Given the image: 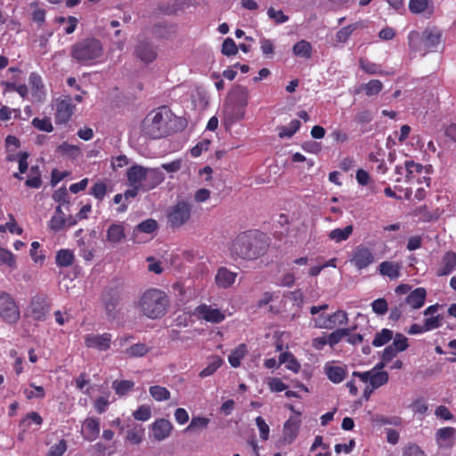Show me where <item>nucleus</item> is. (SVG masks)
<instances>
[{
  "instance_id": "nucleus-5",
  "label": "nucleus",
  "mask_w": 456,
  "mask_h": 456,
  "mask_svg": "<svg viewBox=\"0 0 456 456\" xmlns=\"http://www.w3.org/2000/svg\"><path fill=\"white\" fill-rule=\"evenodd\" d=\"M442 34L436 29L426 28L421 33L412 30L408 34V45L411 51L425 55L441 42Z\"/></svg>"
},
{
  "instance_id": "nucleus-63",
  "label": "nucleus",
  "mask_w": 456,
  "mask_h": 456,
  "mask_svg": "<svg viewBox=\"0 0 456 456\" xmlns=\"http://www.w3.org/2000/svg\"><path fill=\"white\" fill-rule=\"evenodd\" d=\"M442 319L443 317L441 315L427 318L424 322V330L428 331L439 328L441 326Z\"/></svg>"
},
{
  "instance_id": "nucleus-19",
  "label": "nucleus",
  "mask_w": 456,
  "mask_h": 456,
  "mask_svg": "<svg viewBox=\"0 0 456 456\" xmlns=\"http://www.w3.org/2000/svg\"><path fill=\"white\" fill-rule=\"evenodd\" d=\"M48 311L46 297L43 296L34 297L30 304V314L33 319L41 321Z\"/></svg>"
},
{
  "instance_id": "nucleus-62",
  "label": "nucleus",
  "mask_w": 456,
  "mask_h": 456,
  "mask_svg": "<svg viewBox=\"0 0 456 456\" xmlns=\"http://www.w3.org/2000/svg\"><path fill=\"white\" fill-rule=\"evenodd\" d=\"M403 456H427L424 451L415 444H410L404 447L403 452Z\"/></svg>"
},
{
  "instance_id": "nucleus-37",
  "label": "nucleus",
  "mask_w": 456,
  "mask_h": 456,
  "mask_svg": "<svg viewBox=\"0 0 456 456\" xmlns=\"http://www.w3.org/2000/svg\"><path fill=\"white\" fill-rule=\"evenodd\" d=\"M353 232V226L347 225L344 229H334L329 233V238L336 242H341L348 239Z\"/></svg>"
},
{
  "instance_id": "nucleus-32",
  "label": "nucleus",
  "mask_w": 456,
  "mask_h": 456,
  "mask_svg": "<svg viewBox=\"0 0 456 456\" xmlns=\"http://www.w3.org/2000/svg\"><path fill=\"white\" fill-rule=\"evenodd\" d=\"M292 52L295 56L310 59L313 54V47L308 41L302 39L293 45Z\"/></svg>"
},
{
  "instance_id": "nucleus-47",
  "label": "nucleus",
  "mask_w": 456,
  "mask_h": 456,
  "mask_svg": "<svg viewBox=\"0 0 456 456\" xmlns=\"http://www.w3.org/2000/svg\"><path fill=\"white\" fill-rule=\"evenodd\" d=\"M429 3L430 0H410L409 10L414 14L422 13L428 8Z\"/></svg>"
},
{
  "instance_id": "nucleus-24",
  "label": "nucleus",
  "mask_w": 456,
  "mask_h": 456,
  "mask_svg": "<svg viewBox=\"0 0 456 456\" xmlns=\"http://www.w3.org/2000/svg\"><path fill=\"white\" fill-rule=\"evenodd\" d=\"M237 277V273L231 272L226 267H220L216 275V282L218 287L227 289L231 287Z\"/></svg>"
},
{
  "instance_id": "nucleus-46",
  "label": "nucleus",
  "mask_w": 456,
  "mask_h": 456,
  "mask_svg": "<svg viewBox=\"0 0 456 456\" xmlns=\"http://www.w3.org/2000/svg\"><path fill=\"white\" fill-rule=\"evenodd\" d=\"M31 124L35 128H37L40 131L50 133L53 130V126L52 125L51 119H50V118H47V117H45L44 118H34L32 119Z\"/></svg>"
},
{
  "instance_id": "nucleus-20",
  "label": "nucleus",
  "mask_w": 456,
  "mask_h": 456,
  "mask_svg": "<svg viewBox=\"0 0 456 456\" xmlns=\"http://www.w3.org/2000/svg\"><path fill=\"white\" fill-rule=\"evenodd\" d=\"M146 168L140 165H133L126 171V177L130 185H138L143 191Z\"/></svg>"
},
{
  "instance_id": "nucleus-26",
  "label": "nucleus",
  "mask_w": 456,
  "mask_h": 456,
  "mask_svg": "<svg viewBox=\"0 0 456 456\" xmlns=\"http://www.w3.org/2000/svg\"><path fill=\"white\" fill-rule=\"evenodd\" d=\"M426 296L427 292L424 288H417L406 297L403 303L409 305L413 309H419L424 305Z\"/></svg>"
},
{
  "instance_id": "nucleus-42",
  "label": "nucleus",
  "mask_w": 456,
  "mask_h": 456,
  "mask_svg": "<svg viewBox=\"0 0 456 456\" xmlns=\"http://www.w3.org/2000/svg\"><path fill=\"white\" fill-rule=\"evenodd\" d=\"M74 260V255L71 250L61 249L56 255V264L59 266H69Z\"/></svg>"
},
{
  "instance_id": "nucleus-61",
  "label": "nucleus",
  "mask_w": 456,
  "mask_h": 456,
  "mask_svg": "<svg viewBox=\"0 0 456 456\" xmlns=\"http://www.w3.org/2000/svg\"><path fill=\"white\" fill-rule=\"evenodd\" d=\"M371 307L374 313L382 315L387 312L388 306L387 302L384 298H379L372 302Z\"/></svg>"
},
{
  "instance_id": "nucleus-40",
  "label": "nucleus",
  "mask_w": 456,
  "mask_h": 456,
  "mask_svg": "<svg viewBox=\"0 0 456 456\" xmlns=\"http://www.w3.org/2000/svg\"><path fill=\"white\" fill-rule=\"evenodd\" d=\"M246 353H247L246 346L243 344L240 345L230 354L229 359H228L230 364L234 368L239 367L240 364V361L245 356Z\"/></svg>"
},
{
  "instance_id": "nucleus-3",
  "label": "nucleus",
  "mask_w": 456,
  "mask_h": 456,
  "mask_svg": "<svg viewBox=\"0 0 456 456\" xmlns=\"http://www.w3.org/2000/svg\"><path fill=\"white\" fill-rule=\"evenodd\" d=\"M173 113L167 106H161L151 111L143 121L145 134L152 138L166 137L173 132L170 126Z\"/></svg>"
},
{
  "instance_id": "nucleus-1",
  "label": "nucleus",
  "mask_w": 456,
  "mask_h": 456,
  "mask_svg": "<svg viewBox=\"0 0 456 456\" xmlns=\"http://www.w3.org/2000/svg\"><path fill=\"white\" fill-rule=\"evenodd\" d=\"M267 248V237L265 233L248 231L240 233L232 242L230 249L233 256L254 260L263 256Z\"/></svg>"
},
{
  "instance_id": "nucleus-36",
  "label": "nucleus",
  "mask_w": 456,
  "mask_h": 456,
  "mask_svg": "<svg viewBox=\"0 0 456 456\" xmlns=\"http://www.w3.org/2000/svg\"><path fill=\"white\" fill-rule=\"evenodd\" d=\"M149 352V347L143 343H137L126 348L123 353L126 357H142Z\"/></svg>"
},
{
  "instance_id": "nucleus-31",
  "label": "nucleus",
  "mask_w": 456,
  "mask_h": 456,
  "mask_svg": "<svg viewBox=\"0 0 456 456\" xmlns=\"http://www.w3.org/2000/svg\"><path fill=\"white\" fill-rule=\"evenodd\" d=\"M325 374L328 379L333 383L342 382L346 375V370L338 365H326L324 367Z\"/></svg>"
},
{
  "instance_id": "nucleus-11",
  "label": "nucleus",
  "mask_w": 456,
  "mask_h": 456,
  "mask_svg": "<svg viewBox=\"0 0 456 456\" xmlns=\"http://www.w3.org/2000/svg\"><path fill=\"white\" fill-rule=\"evenodd\" d=\"M375 261V256L368 248L359 246L355 248L351 263L359 271L367 268Z\"/></svg>"
},
{
  "instance_id": "nucleus-15",
  "label": "nucleus",
  "mask_w": 456,
  "mask_h": 456,
  "mask_svg": "<svg viewBox=\"0 0 456 456\" xmlns=\"http://www.w3.org/2000/svg\"><path fill=\"white\" fill-rule=\"evenodd\" d=\"M199 318L213 323H219L224 319V314L217 308L201 305L196 308Z\"/></svg>"
},
{
  "instance_id": "nucleus-35",
  "label": "nucleus",
  "mask_w": 456,
  "mask_h": 456,
  "mask_svg": "<svg viewBox=\"0 0 456 456\" xmlns=\"http://www.w3.org/2000/svg\"><path fill=\"white\" fill-rule=\"evenodd\" d=\"M279 361H280V363L286 364V368L288 370H292L295 373L298 372L300 370V363L290 353L286 352V353L281 354L280 357H279Z\"/></svg>"
},
{
  "instance_id": "nucleus-64",
  "label": "nucleus",
  "mask_w": 456,
  "mask_h": 456,
  "mask_svg": "<svg viewBox=\"0 0 456 456\" xmlns=\"http://www.w3.org/2000/svg\"><path fill=\"white\" fill-rule=\"evenodd\" d=\"M392 345L400 352L404 351L409 346L407 338L401 333L395 335Z\"/></svg>"
},
{
  "instance_id": "nucleus-2",
  "label": "nucleus",
  "mask_w": 456,
  "mask_h": 456,
  "mask_svg": "<svg viewBox=\"0 0 456 456\" xmlns=\"http://www.w3.org/2000/svg\"><path fill=\"white\" fill-rule=\"evenodd\" d=\"M169 298L159 289L145 290L137 303L139 312L145 317L156 320L163 317L168 310Z\"/></svg>"
},
{
  "instance_id": "nucleus-29",
  "label": "nucleus",
  "mask_w": 456,
  "mask_h": 456,
  "mask_svg": "<svg viewBox=\"0 0 456 456\" xmlns=\"http://www.w3.org/2000/svg\"><path fill=\"white\" fill-rule=\"evenodd\" d=\"M28 82L33 96L36 97L38 101H41L45 94V86L41 76L36 72H32L29 75Z\"/></svg>"
},
{
  "instance_id": "nucleus-21",
  "label": "nucleus",
  "mask_w": 456,
  "mask_h": 456,
  "mask_svg": "<svg viewBox=\"0 0 456 456\" xmlns=\"http://www.w3.org/2000/svg\"><path fill=\"white\" fill-rule=\"evenodd\" d=\"M143 191L154 189L164 181V174L159 168H146Z\"/></svg>"
},
{
  "instance_id": "nucleus-60",
  "label": "nucleus",
  "mask_w": 456,
  "mask_h": 456,
  "mask_svg": "<svg viewBox=\"0 0 456 456\" xmlns=\"http://www.w3.org/2000/svg\"><path fill=\"white\" fill-rule=\"evenodd\" d=\"M151 411L148 405H141L134 413L133 416L137 420L146 421L151 418Z\"/></svg>"
},
{
  "instance_id": "nucleus-48",
  "label": "nucleus",
  "mask_w": 456,
  "mask_h": 456,
  "mask_svg": "<svg viewBox=\"0 0 456 456\" xmlns=\"http://www.w3.org/2000/svg\"><path fill=\"white\" fill-rule=\"evenodd\" d=\"M388 381V374L387 371H376L372 372L370 377V385L372 388H378L382 385H385Z\"/></svg>"
},
{
  "instance_id": "nucleus-4",
  "label": "nucleus",
  "mask_w": 456,
  "mask_h": 456,
  "mask_svg": "<svg viewBox=\"0 0 456 456\" xmlns=\"http://www.w3.org/2000/svg\"><path fill=\"white\" fill-rule=\"evenodd\" d=\"M103 53L104 49L101 40L95 37L80 39L73 44L70 48L71 58L84 66L97 63Z\"/></svg>"
},
{
  "instance_id": "nucleus-34",
  "label": "nucleus",
  "mask_w": 456,
  "mask_h": 456,
  "mask_svg": "<svg viewBox=\"0 0 456 456\" xmlns=\"http://www.w3.org/2000/svg\"><path fill=\"white\" fill-rule=\"evenodd\" d=\"M300 126V121L297 119H293L288 126H282L279 128V137L290 138L299 130Z\"/></svg>"
},
{
  "instance_id": "nucleus-6",
  "label": "nucleus",
  "mask_w": 456,
  "mask_h": 456,
  "mask_svg": "<svg viewBox=\"0 0 456 456\" xmlns=\"http://www.w3.org/2000/svg\"><path fill=\"white\" fill-rule=\"evenodd\" d=\"M101 301L108 320H116L118 314V305L120 301V291L118 288L112 286L105 288L102 293Z\"/></svg>"
},
{
  "instance_id": "nucleus-54",
  "label": "nucleus",
  "mask_w": 456,
  "mask_h": 456,
  "mask_svg": "<svg viewBox=\"0 0 456 456\" xmlns=\"http://www.w3.org/2000/svg\"><path fill=\"white\" fill-rule=\"evenodd\" d=\"M31 7H35L32 12V20L34 22L41 26L45 21V11L38 6V4L34 2L30 4Z\"/></svg>"
},
{
  "instance_id": "nucleus-38",
  "label": "nucleus",
  "mask_w": 456,
  "mask_h": 456,
  "mask_svg": "<svg viewBox=\"0 0 456 456\" xmlns=\"http://www.w3.org/2000/svg\"><path fill=\"white\" fill-rule=\"evenodd\" d=\"M328 319L330 320V327H327L328 330L335 328L337 325H345L348 322L347 314L345 311L338 310L332 314L328 315Z\"/></svg>"
},
{
  "instance_id": "nucleus-49",
  "label": "nucleus",
  "mask_w": 456,
  "mask_h": 456,
  "mask_svg": "<svg viewBox=\"0 0 456 456\" xmlns=\"http://www.w3.org/2000/svg\"><path fill=\"white\" fill-rule=\"evenodd\" d=\"M350 329H338L330 333L328 337V343L330 346L337 345L344 337L349 336Z\"/></svg>"
},
{
  "instance_id": "nucleus-9",
  "label": "nucleus",
  "mask_w": 456,
  "mask_h": 456,
  "mask_svg": "<svg viewBox=\"0 0 456 456\" xmlns=\"http://www.w3.org/2000/svg\"><path fill=\"white\" fill-rule=\"evenodd\" d=\"M191 206L187 201H178L167 213V223L172 228L184 224L191 216Z\"/></svg>"
},
{
  "instance_id": "nucleus-23",
  "label": "nucleus",
  "mask_w": 456,
  "mask_h": 456,
  "mask_svg": "<svg viewBox=\"0 0 456 456\" xmlns=\"http://www.w3.org/2000/svg\"><path fill=\"white\" fill-rule=\"evenodd\" d=\"M456 430L454 428L446 427L440 428L436 433V439L440 447H452Z\"/></svg>"
},
{
  "instance_id": "nucleus-45",
  "label": "nucleus",
  "mask_w": 456,
  "mask_h": 456,
  "mask_svg": "<svg viewBox=\"0 0 456 456\" xmlns=\"http://www.w3.org/2000/svg\"><path fill=\"white\" fill-rule=\"evenodd\" d=\"M134 383L131 380H115L112 383V388L115 390L116 394L119 395H126L134 387Z\"/></svg>"
},
{
  "instance_id": "nucleus-12",
  "label": "nucleus",
  "mask_w": 456,
  "mask_h": 456,
  "mask_svg": "<svg viewBox=\"0 0 456 456\" xmlns=\"http://www.w3.org/2000/svg\"><path fill=\"white\" fill-rule=\"evenodd\" d=\"M112 335L110 333L88 334L85 338V345L89 348L106 351L110 347Z\"/></svg>"
},
{
  "instance_id": "nucleus-7",
  "label": "nucleus",
  "mask_w": 456,
  "mask_h": 456,
  "mask_svg": "<svg viewBox=\"0 0 456 456\" xmlns=\"http://www.w3.org/2000/svg\"><path fill=\"white\" fill-rule=\"evenodd\" d=\"M70 201H62L57 207L55 215L49 223L50 229L59 232L66 226H71L77 224V218L70 214Z\"/></svg>"
},
{
  "instance_id": "nucleus-55",
  "label": "nucleus",
  "mask_w": 456,
  "mask_h": 456,
  "mask_svg": "<svg viewBox=\"0 0 456 456\" xmlns=\"http://www.w3.org/2000/svg\"><path fill=\"white\" fill-rule=\"evenodd\" d=\"M107 192V185L103 182L95 183L91 190L90 193L98 200H102Z\"/></svg>"
},
{
  "instance_id": "nucleus-43",
  "label": "nucleus",
  "mask_w": 456,
  "mask_h": 456,
  "mask_svg": "<svg viewBox=\"0 0 456 456\" xmlns=\"http://www.w3.org/2000/svg\"><path fill=\"white\" fill-rule=\"evenodd\" d=\"M151 395L156 401H165L170 398V392L164 387L152 386L149 389Z\"/></svg>"
},
{
  "instance_id": "nucleus-50",
  "label": "nucleus",
  "mask_w": 456,
  "mask_h": 456,
  "mask_svg": "<svg viewBox=\"0 0 456 456\" xmlns=\"http://www.w3.org/2000/svg\"><path fill=\"white\" fill-rule=\"evenodd\" d=\"M209 423V419L204 417L192 418L190 425L186 428L185 431H196L206 428Z\"/></svg>"
},
{
  "instance_id": "nucleus-56",
  "label": "nucleus",
  "mask_w": 456,
  "mask_h": 456,
  "mask_svg": "<svg viewBox=\"0 0 456 456\" xmlns=\"http://www.w3.org/2000/svg\"><path fill=\"white\" fill-rule=\"evenodd\" d=\"M67 443L64 439H61L58 442V444L53 445L46 456H62L63 453L67 451Z\"/></svg>"
},
{
  "instance_id": "nucleus-27",
  "label": "nucleus",
  "mask_w": 456,
  "mask_h": 456,
  "mask_svg": "<svg viewBox=\"0 0 456 456\" xmlns=\"http://www.w3.org/2000/svg\"><path fill=\"white\" fill-rule=\"evenodd\" d=\"M126 238L125 227L120 224H112L107 230L106 240L112 244L120 243Z\"/></svg>"
},
{
  "instance_id": "nucleus-22",
  "label": "nucleus",
  "mask_w": 456,
  "mask_h": 456,
  "mask_svg": "<svg viewBox=\"0 0 456 456\" xmlns=\"http://www.w3.org/2000/svg\"><path fill=\"white\" fill-rule=\"evenodd\" d=\"M136 56L143 62H152L156 57L157 53L154 47L148 42L140 41L135 49Z\"/></svg>"
},
{
  "instance_id": "nucleus-8",
  "label": "nucleus",
  "mask_w": 456,
  "mask_h": 456,
  "mask_svg": "<svg viewBox=\"0 0 456 456\" xmlns=\"http://www.w3.org/2000/svg\"><path fill=\"white\" fill-rule=\"evenodd\" d=\"M20 309L13 297L5 292L0 294V319L7 323H16L20 319Z\"/></svg>"
},
{
  "instance_id": "nucleus-39",
  "label": "nucleus",
  "mask_w": 456,
  "mask_h": 456,
  "mask_svg": "<svg viewBox=\"0 0 456 456\" xmlns=\"http://www.w3.org/2000/svg\"><path fill=\"white\" fill-rule=\"evenodd\" d=\"M144 428L141 426L131 428L126 432V440L134 444H138L142 441Z\"/></svg>"
},
{
  "instance_id": "nucleus-57",
  "label": "nucleus",
  "mask_w": 456,
  "mask_h": 456,
  "mask_svg": "<svg viewBox=\"0 0 456 456\" xmlns=\"http://www.w3.org/2000/svg\"><path fill=\"white\" fill-rule=\"evenodd\" d=\"M158 228V224L154 219H147L140 223L136 230L145 233H151Z\"/></svg>"
},
{
  "instance_id": "nucleus-17",
  "label": "nucleus",
  "mask_w": 456,
  "mask_h": 456,
  "mask_svg": "<svg viewBox=\"0 0 456 456\" xmlns=\"http://www.w3.org/2000/svg\"><path fill=\"white\" fill-rule=\"evenodd\" d=\"M366 27L367 22L365 20H358L347 26L342 27L335 35L336 44H346L355 30L364 28Z\"/></svg>"
},
{
  "instance_id": "nucleus-28",
  "label": "nucleus",
  "mask_w": 456,
  "mask_h": 456,
  "mask_svg": "<svg viewBox=\"0 0 456 456\" xmlns=\"http://www.w3.org/2000/svg\"><path fill=\"white\" fill-rule=\"evenodd\" d=\"M300 420L297 418H289L283 427V438L286 442L291 443L297 436Z\"/></svg>"
},
{
  "instance_id": "nucleus-25",
  "label": "nucleus",
  "mask_w": 456,
  "mask_h": 456,
  "mask_svg": "<svg viewBox=\"0 0 456 456\" xmlns=\"http://www.w3.org/2000/svg\"><path fill=\"white\" fill-rule=\"evenodd\" d=\"M100 433V422L95 418H88L84 422L83 436L84 438L93 442L94 441Z\"/></svg>"
},
{
  "instance_id": "nucleus-44",
  "label": "nucleus",
  "mask_w": 456,
  "mask_h": 456,
  "mask_svg": "<svg viewBox=\"0 0 456 456\" xmlns=\"http://www.w3.org/2000/svg\"><path fill=\"white\" fill-rule=\"evenodd\" d=\"M393 338V331L388 329H383L380 332L375 335L372 341L374 346H381L389 342Z\"/></svg>"
},
{
  "instance_id": "nucleus-52",
  "label": "nucleus",
  "mask_w": 456,
  "mask_h": 456,
  "mask_svg": "<svg viewBox=\"0 0 456 456\" xmlns=\"http://www.w3.org/2000/svg\"><path fill=\"white\" fill-rule=\"evenodd\" d=\"M221 52L225 56H232L237 54L238 46L236 45L233 39L227 37L223 42Z\"/></svg>"
},
{
  "instance_id": "nucleus-59",
  "label": "nucleus",
  "mask_w": 456,
  "mask_h": 456,
  "mask_svg": "<svg viewBox=\"0 0 456 456\" xmlns=\"http://www.w3.org/2000/svg\"><path fill=\"white\" fill-rule=\"evenodd\" d=\"M222 362V359L216 357L212 362H210L200 372V377L205 378L212 375L221 366Z\"/></svg>"
},
{
  "instance_id": "nucleus-33",
  "label": "nucleus",
  "mask_w": 456,
  "mask_h": 456,
  "mask_svg": "<svg viewBox=\"0 0 456 456\" xmlns=\"http://www.w3.org/2000/svg\"><path fill=\"white\" fill-rule=\"evenodd\" d=\"M456 267V254L454 252H446L443 257V267L438 271V276H444L451 273Z\"/></svg>"
},
{
  "instance_id": "nucleus-14",
  "label": "nucleus",
  "mask_w": 456,
  "mask_h": 456,
  "mask_svg": "<svg viewBox=\"0 0 456 456\" xmlns=\"http://www.w3.org/2000/svg\"><path fill=\"white\" fill-rule=\"evenodd\" d=\"M424 167L420 163L414 162L413 160H405L403 166H396L395 173L403 175L405 173V181L411 182L417 178V175L420 174Z\"/></svg>"
},
{
  "instance_id": "nucleus-53",
  "label": "nucleus",
  "mask_w": 456,
  "mask_h": 456,
  "mask_svg": "<svg viewBox=\"0 0 456 456\" xmlns=\"http://www.w3.org/2000/svg\"><path fill=\"white\" fill-rule=\"evenodd\" d=\"M360 68L367 74L375 75L380 73V68L378 64L371 62L366 59H361L359 61Z\"/></svg>"
},
{
  "instance_id": "nucleus-13",
  "label": "nucleus",
  "mask_w": 456,
  "mask_h": 456,
  "mask_svg": "<svg viewBox=\"0 0 456 456\" xmlns=\"http://www.w3.org/2000/svg\"><path fill=\"white\" fill-rule=\"evenodd\" d=\"M245 107L225 100L223 110L224 121L233 124L242 119L245 116Z\"/></svg>"
},
{
  "instance_id": "nucleus-58",
  "label": "nucleus",
  "mask_w": 456,
  "mask_h": 456,
  "mask_svg": "<svg viewBox=\"0 0 456 456\" xmlns=\"http://www.w3.org/2000/svg\"><path fill=\"white\" fill-rule=\"evenodd\" d=\"M6 265L10 267L15 266L14 256L7 249L0 248V265Z\"/></svg>"
},
{
  "instance_id": "nucleus-30",
  "label": "nucleus",
  "mask_w": 456,
  "mask_h": 456,
  "mask_svg": "<svg viewBox=\"0 0 456 456\" xmlns=\"http://www.w3.org/2000/svg\"><path fill=\"white\" fill-rule=\"evenodd\" d=\"M402 266L400 264L390 261H384L379 265V273L389 277L390 280H395L400 277V270Z\"/></svg>"
},
{
  "instance_id": "nucleus-16",
  "label": "nucleus",
  "mask_w": 456,
  "mask_h": 456,
  "mask_svg": "<svg viewBox=\"0 0 456 456\" xmlns=\"http://www.w3.org/2000/svg\"><path fill=\"white\" fill-rule=\"evenodd\" d=\"M173 429L171 422L166 419H159L151 425V431L156 441H163L167 438Z\"/></svg>"
},
{
  "instance_id": "nucleus-41",
  "label": "nucleus",
  "mask_w": 456,
  "mask_h": 456,
  "mask_svg": "<svg viewBox=\"0 0 456 456\" xmlns=\"http://www.w3.org/2000/svg\"><path fill=\"white\" fill-rule=\"evenodd\" d=\"M362 86L367 96L377 95L383 89V84L379 79H371L368 83L363 84Z\"/></svg>"
},
{
  "instance_id": "nucleus-51",
  "label": "nucleus",
  "mask_w": 456,
  "mask_h": 456,
  "mask_svg": "<svg viewBox=\"0 0 456 456\" xmlns=\"http://www.w3.org/2000/svg\"><path fill=\"white\" fill-rule=\"evenodd\" d=\"M267 15L270 19L273 20L276 24L285 23L289 19L281 10H275L273 7L268 8Z\"/></svg>"
},
{
  "instance_id": "nucleus-10",
  "label": "nucleus",
  "mask_w": 456,
  "mask_h": 456,
  "mask_svg": "<svg viewBox=\"0 0 456 456\" xmlns=\"http://www.w3.org/2000/svg\"><path fill=\"white\" fill-rule=\"evenodd\" d=\"M75 106L69 97L59 99L56 102L55 123L57 125L67 124L71 118Z\"/></svg>"
},
{
  "instance_id": "nucleus-18",
  "label": "nucleus",
  "mask_w": 456,
  "mask_h": 456,
  "mask_svg": "<svg viewBox=\"0 0 456 456\" xmlns=\"http://www.w3.org/2000/svg\"><path fill=\"white\" fill-rule=\"evenodd\" d=\"M226 100L246 108L248 104L249 91L244 86L236 85L229 92Z\"/></svg>"
}]
</instances>
